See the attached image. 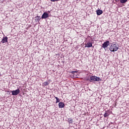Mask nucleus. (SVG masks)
<instances>
[{
    "label": "nucleus",
    "instance_id": "f3484780",
    "mask_svg": "<svg viewBox=\"0 0 129 129\" xmlns=\"http://www.w3.org/2000/svg\"><path fill=\"white\" fill-rule=\"evenodd\" d=\"M51 2H59V1L60 0H50Z\"/></svg>",
    "mask_w": 129,
    "mask_h": 129
},
{
    "label": "nucleus",
    "instance_id": "a211bd4d",
    "mask_svg": "<svg viewBox=\"0 0 129 129\" xmlns=\"http://www.w3.org/2000/svg\"><path fill=\"white\" fill-rule=\"evenodd\" d=\"M76 72H76V71H73V72H72V73L73 74H74V73H76Z\"/></svg>",
    "mask_w": 129,
    "mask_h": 129
},
{
    "label": "nucleus",
    "instance_id": "4468645a",
    "mask_svg": "<svg viewBox=\"0 0 129 129\" xmlns=\"http://www.w3.org/2000/svg\"><path fill=\"white\" fill-rule=\"evenodd\" d=\"M54 57L55 58H56V59H58V58L60 57V54L59 53L56 54L55 55H54Z\"/></svg>",
    "mask_w": 129,
    "mask_h": 129
},
{
    "label": "nucleus",
    "instance_id": "0eeeda50",
    "mask_svg": "<svg viewBox=\"0 0 129 129\" xmlns=\"http://www.w3.org/2000/svg\"><path fill=\"white\" fill-rule=\"evenodd\" d=\"M65 106V104L63 102H59L58 104V107L59 108H63Z\"/></svg>",
    "mask_w": 129,
    "mask_h": 129
},
{
    "label": "nucleus",
    "instance_id": "1a4fd4ad",
    "mask_svg": "<svg viewBox=\"0 0 129 129\" xmlns=\"http://www.w3.org/2000/svg\"><path fill=\"white\" fill-rule=\"evenodd\" d=\"M96 13L98 16H100V15H101L103 12L102 10H99L97 11Z\"/></svg>",
    "mask_w": 129,
    "mask_h": 129
},
{
    "label": "nucleus",
    "instance_id": "dca6fc26",
    "mask_svg": "<svg viewBox=\"0 0 129 129\" xmlns=\"http://www.w3.org/2000/svg\"><path fill=\"white\" fill-rule=\"evenodd\" d=\"M55 99L56 100V103L57 102H60V99H59V98H58V97H54Z\"/></svg>",
    "mask_w": 129,
    "mask_h": 129
},
{
    "label": "nucleus",
    "instance_id": "423d86ee",
    "mask_svg": "<svg viewBox=\"0 0 129 129\" xmlns=\"http://www.w3.org/2000/svg\"><path fill=\"white\" fill-rule=\"evenodd\" d=\"M8 37H4L3 38L1 42L3 43V44H4V43H7L8 42Z\"/></svg>",
    "mask_w": 129,
    "mask_h": 129
},
{
    "label": "nucleus",
    "instance_id": "f03ea898",
    "mask_svg": "<svg viewBox=\"0 0 129 129\" xmlns=\"http://www.w3.org/2000/svg\"><path fill=\"white\" fill-rule=\"evenodd\" d=\"M92 81H101V79L96 76H92L90 78Z\"/></svg>",
    "mask_w": 129,
    "mask_h": 129
},
{
    "label": "nucleus",
    "instance_id": "9d476101",
    "mask_svg": "<svg viewBox=\"0 0 129 129\" xmlns=\"http://www.w3.org/2000/svg\"><path fill=\"white\" fill-rule=\"evenodd\" d=\"M68 121L70 124L73 123V120L71 118H69L68 120Z\"/></svg>",
    "mask_w": 129,
    "mask_h": 129
},
{
    "label": "nucleus",
    "instance_id": "ddd939ff",
    "mask_svg": "<svg viewBox=\"0 0 129 129\" xmlns=\"http://www.w3.org/2000/svg\"><path fill=\"white\" fill-rule=\"evenodd\" d=\"M127 2V0H120V3L121 4H125Z\"/></svg>",
    "mask_w": 129,
    "mask_h": 129
},
{
    "label": "nucleus",
    "instance_id": "20e7f679",
    "mask_svg": "<svg viewBox=\"0 0 129 129\" xmlns=\"http://www.w3.org/2000/svg\"><path fill=\"white\" fill-rule=\"evenodd\" d=\"M12 95H14V96L18 95V94L20 93V89H18L16 90L12 91Z\"/></svg>",
    "mask_w": 129,
    "mask_h": 129
},
{
    "label": "nucleus",
    "instance_id": "6e6552de",
    "mask_svg": "<svg viewBox=\"0 0 129 129\" xmlns=\"http://www.w3.org/2000/svg\"><path fill=\"white\" fill-rule=\"evenodd\" d=\"M87 48H90V47H92V43L91 42H88L86 44V46Z\"/></svg>",
    "mask_w": 129,
    "mask_h": 129
},
{
    "label": "nucleus",
    "instance_id": "6ab92c4d",
    "mask_svg": "<svg viewBox=\"0 0 129 129\" xmlns=\"http://www.w3.org/2000/svg\"><path fill=\"white\" fill-rule=\"evenodd\" d=\"M0 77H1V73H0Z\"/></svg>",
    "mask_w": 129,
    "mask_h": 129
},
{
    "label": "nucleus",
    "instance_id": "f257e3e1",
    "mask_svg": "<svg viewBox=\"0 0 129 129\" xmlns=\"http://www.w3.org/2000/svg\"><path fill=\"white\" fill-rule=\"evenodd\" d=\"M111 52H115L118 50V45L117 43H113L111 44L109 49Z\"/></svg>",
    "mask_w": 129,
    "mask_h": 129
},
{
    "label": "nucleus",
    "instance_id": "7ed1b4c3",
    "mask_svg": "<svg viewBox=\"0 0 129 129\" xmlns=\"http://www.w3.org/2000/svg\"><path fill=\"white\" fill-rule=\"evenodd\" d=\"M109 46V41H107L102 44V47L104 48V49H105V48H107Z\"/></svg>",
    "mask_w": 129,
    "mask_h": 129
},
{
    "label": "nucleus",
    "instance_id": "9b49d317",
    "mask_svg": "<svg viewBox=\"0 0 129 129\" xmlns=\"http://www.w3.org/2000/svg\"><path fill=\"white\" fill-rule=\"evenodd\" d=\"M40 20L41 17L40 16L35 17V21H37V22H40Z\"/></svg>",
    "mask_w": 129,
    "mask_h": 129
},
{
    "label": "nucleus",
    "instance_id": "2eb2a0df",
    "mask_svg": "<svg viewBox=\"0 0 129 129\" xmlns=\"http://www.w3.org/2000/svg\"><path fill=\"white\" fill-rule=\"evenodd\" d=\"M108 115H109V114L106 112L104 114V117H107V116H108Z\"/></svg>",
    "mask_w": 129,
    "mask_h": 129
},
{
    "label": "nucleus",
    "instance_id": "f8f14e48",
    "mask_svg": "<svg viewBox=\"0 0 129 129\" xmlns=\"http://www.w3.org/2000/svg\"><path fill=\"white\" fill-rule=\"evenodd\" d=\"M47 85H49V83L48 82H44L43 84H42V86H47Z\"/></svg>",
    "mask_w": 129,
    "mask_h": 129
},
{
    "label": "nucleus",
    "instance_id": "39448f33",
    "mask_svg": "<svg viewBox=\"0 0 129 129\" xmlns=\"http://www.w3.org/2000/svg\"><path fill=\"white\" fill-rule=\"evenodd\" d=\"M47 18H49V14L46 12H44L41 16V19H47Z\"/></svg>",
    "mask_w": 129,
    "mask_h": 129
}]
</instances>
